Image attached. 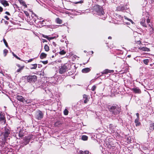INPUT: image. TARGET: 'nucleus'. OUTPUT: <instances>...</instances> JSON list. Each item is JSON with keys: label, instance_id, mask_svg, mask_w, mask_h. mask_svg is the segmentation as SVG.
<instances>
[{"label": "nucleus", "instance_id": "obj_1", "mask_svg": "<svg viewBox=\"0 0 154 154\" xmlns=\"http://www.w3.org/2000/svg\"><path fill=\"white\" fill-rule=\"evenodd\" d=\"M108 109L112 115L115 116L119 114L121 110V107L117 104H113L112 106H109Z\"/></svg>", "mask_w": 154, "mask_h": 154}, {"label": "nucleus", "instance_id": "obj_2", "mask_svg": "<svg viewBox=\"0 0 154 154\" xmlns=\"http://www.w3.org/2000/svg\"><path fill=\"white\" fill-rule=\"evenodd\" d=\"M94 8L97 14L100 16V18L104 20L106 18V16L104 15V12L102 7L98 5H96Z\"/></svg>", "mask_w": 154, "mask_h": 154}, {"label": "nucleus", "instance_id": "obj_3", "mask_svg": "<svg viewBox=\"0 0 154 154\" xmlns=\"http://www.w3.org/2000/svg\"><path fill=\"white\" fill-rule=\"evenodd\" d=\"M32 137L33 136L31 135L25 137L21 143L20 146L24 147L28 144Z\"/></svg>", "mask_w": 154, "mask_h": 154}, {"label": "nucleus", "instance_id": "obj_4", "mask_svg": "<svg viewBox=\"0 0 154 154\" xmlns=\"http://www.w3.org/2000/svg\"><path fill=\"white\" fill-rule=\"evenodd\" d=\"M27 81L30 83H34L37 80V77L35 75H29L26 76Z\"/></svg>", "mask_w": 154, "mask_h": 154}, {"label": "nucleus", "instance_id": "obj_5", "mask_svg": "<svg viewBox=\"0 0 154 154\" xmlns=\"http://www.w3.org/2000/svg\"><path fill=\"white\" fill-rule=\"evenodd\" d=\"M146 23L148 25V26L150 27L149 29V35H151L153 34L154 32V29L152 26V25L150 23V20L149 18L146 20Z\"/></svg>", "mask_w": 154, "mask_h": 154}, {"label": "nucleus", "instance_id": "obj_6", "mask_svg": "<svg viewBox=\"0 0 154 154\" xmlns=\"http://www.w3.org/2000/svg\"><path fill=\"white\" fill-rule=\"evenodd\" d=\"M43 114L40 110L37 111L35 114V117L38 120H41L43 118Z\"/></svg>", "mask_w": 154, "mask_h": 154}, {"label": "nucleus", "instance_id": "obj_7", "mask_svg": "<svg viewBox=\"0 0 154 154\" xmlns=\"http://www.w3.org/2000/svg\"><path fill=\"white\" fill-rule=\"evenodd\" d=\"M67 71V68L66 66L64 65L60 66L59 69V73L60 74H63Z\"/></svg>", "mask_w": 154, "mask_h": 154}, {"label": "nucleus", "instance_id": "obj_8", "mask_svg": "<svg viewBox=\"0 0 154 154\" xmlns=\"http://www.w3.org/2000/svg\"><path fill=\"white\" fill-rule=\"evenodd\" d=\"M0 122L2 124H5V119L3 115L0 113Z\"/></svg>", "mask_w": 154, "mask_h": 154}, {"label": "nucleus", "instance_id": "obj_9", "mask_svg": "<svg viewBox=\"0 0 154 154\" xmlns=\"http://www.w3.org/2000/svg\"><path fill=\"white\" fill-rule=\"evenodd\" d=\"M83 99H84V103H87L90 99L89 96L85 94L83 95Z\"/></svg>", "mask_w": 154, "mask_h": 154}, {"label": "nucleus", "instance_id": "obj_10", "mask_svg": "<svg viewBox=\"0 0 154 154\" xmlns=\"http://www.w3.org/2000/svg\"><path fill=\"white\" fill-rule=\"evenodd\" d=\"M131 90L135 93L140 94L141 93L140 90L138 87L134 88L131 89Z\"/></svg>", "mask_w": 154, "mask_h": 154}, {"label": "nucleus", "instance_id": "obj_11", "mask_svg": "<svg viewBox=\"0 0 154 154\" xmlns=\"http://www.w3.org/2000/svg\"><path fill=\"white\" fill-rule=\"evenodd\" d=\"M10 133V131L8 129L5 128V132L4 134V138H5L6 139L7 137H8Z\"/></svg>", "mask_w": 154, "mask_h": 154}, {"label": "nucleus", "instance_id": "obj_12", "mask_svg": "<svg viewBox=\"0 0 154 154\" xmlns=\"http://www.w3.org/2000/svg\"><path fill=\"white\" fill-rule=\"evenodd\" d=\"M140 24L143 26L146 27L147 25L146 23V19L144 18H142L140 20Z\"/></svg>", "mask_w": 154, "mask_h": 154}, {"label": "nucleus", "instance_id": "obj_13", "mask_svg": "<svg viewBox=\"0 0 154 154\" xmlns=\"http://www.w3.org/2000/svg\"><path fill=\"white\" fill-rule=\"evenodd\" d=\"M5 139V138H0V145L2 147L4 146L5 141H6Z\"/></svg>", "mask_w": 154, "mask_h": 154}, {"label": "nucleus", "instance_id": "obj_14", "mask_svg": "<svg viewBox=\"0 0 154 154\" xmlns=\"http://www.w3.org/2000/svg\"><path fill=\"white\" fill-rule=\"evenodd\" d=\"M0 3L3 5L4 7L9 6V4L8 3L7 1L5 0H0Z\"/></svg>", "mask_w": 154, "mask_h": 154}, {"label": "nucleus", "instance_id": "obj_15", "mask_svg": "<svg viewBox=\"0 0 154 154\" xmlns=\"http://www.w3.org/2000/svg\"><path fill=\"white\" fill-rule=\"evenodd\" d=\"M114 72L113 70H110L108 69L104 70L102 72V74H107L108 73H112Z\"/></svg>", "mask_w": 154, "mask_h": 154}, {"label": "nucleus", "instance_id": "obj_16", "mask_svg": "<svg viewBox=\"0 0 154 154\" xmlns=\"http://www.w3.org/2000/svg\"><path fill=\"white\" fill-rule=\"evenodd\" d=\"M17 66L19 68L18 69L16 72H21L24 67V66H20L19 64H17Z\"/></svg>", "mask_w": 154, "mask_h": 154}, {"label": "nucleus", "instance_id": "obj_17", "mask_svg": "<svg viewBox=\"0 0 154 154\" xmlns=\"http://www.w3.org/2000/svg\"><path fill=\"white\" fill-rule=\"evenodd\" d=\"M91 69L89 68H86L82 70V72L83 73H87L91 71Z\"/></svg>", "mask_w": 154, "mask_h": 154}, {"label": "nucleus", "instance_id": "obj_18", "mask_svg": "<svg viewBox=\"0 0 154 154\" xmlns=\"http://www.w3.org/2000/svg\"><path fill=\"white\" fill-rule=\"evenodd\" d=\"M139 49L140 50L144 51H150L149 49L146 47H140L139 48Z\"/></svg>", "mask_w": 154, "mask_h": 154}, {"label": "nucleus", "instance_id": "obj_19", "mask_svg": "<svg viewBox=\"0 0 154 154\" xmlns=\"http://www.w3.org/2000/svg\"><path fill=\"white\" fill-rule=\"evenodd\" d=\"M17 98L18 100L20 102H23L24 99L22 96L17 95Z\"/></svg>", "mask_w": 154, "mask_h": 154}, {"label": "nucleus", "instance_id": "obj_20", "mask_svg": "<svg viewBox=\"0 0 154 154\" xmlns=\"http://www.w3.org/2000/svg\"><path fill=\"white\" fill-rule=\"evenodd\" d=\"M135 123L136 126H139L141 124L139 121V119H136L134 121Z\"/></svg>", "mask_w": 154, "mask_h": 154}, {"label": "nucleus", "instance_id": "obj_21", "mask_svg": "<svg viewBox=\"0 0 154 154\" xmlns=\"http://www.w3.org/2000/svg\"><path fill=\"white\" fill-rule=\"evenodd\" d=\"M47 54L44 53H42L40 55V57L41 59H43L45 58L47 56Z\"/></svg>", "mask_w": 154, "mask_h": 154}, {"label": "nucleus", "instance_id": "obj_22", "mask_svg": "<svg viewBox=\"0 0 154 154\" xmlns=\"http://www.w3.org/2000/svg\"><path fill=\"white\" fill-rule=\"evenodd\" d=\"M118 10L119 11H122L126 9L125 8L124 6H119L117 8Z\"/></svg>", "mask_w": 154, "mask_h": 154}, {"label": "nucleus", "instance_id": "obj_23", "mask_svg": "<svg viewBox=\"0 0 154 154\" xmlns=\"http://www.w3.org/2000/svg\"><path fill=\"white\" fill-rule=\"evenodd\" d=\"M56 21L57 23L61 24L62 23V20L60 19L59 18H57L56 19Z\"/></svg>", "mask_w": 154, "mask_h": 154}, {"label": "nucleus", "instance_id": "obj_24", "mask_svg": "<svg viewBox=\"0 0 154 154\" xmlns=\"http://www.w3.org/2000/svg\"><path fill=\"white\" fill-rule=\"evenodd\" d=\"M42 37L44 38L47 39L49 40H50L51 39H52L54 38V37H49L48 36L44 35H42Z\"/></svg>", "mask_w": 154, "mask_h": 154}, {"label": "nucleus", "instance_id": "obj_25", "mask_svg": "<svg viewBox=\"0 0 154 154\" xmlns=\"http://www.w3.org/2000/svg\"><path fill=\"white\" fill-rule=\"evenodd\" d=\"M154 123H152L150 124L149 129L151 130V131H152L154 130Z\"/></svg>", "mask_w": 154, "mask_h": 154}, {"label": "nucleus", "instance_id": "obj_26", "mask_svg": "<svg viewBox=\"0 0 154 154\" xmlns=\"http://www.w3.org/2000/svg\"><path fill=\"white\" fill-rule=\"evenodd\" d=\"M89 153V151H83L80 150L79 151V154H88Z\"/></svg>", "mask_w": 154, "mask_h": 154}, {"label": "nucleus", "instance_id": "obj_27", "mask_svg": "<svg viewBox=\"0 0 154 154\" xmlns=\"http://www.w3.org/2000/svg\"><path fill=\"white\" fill-rule=\"evenodd\" d=\"M88 137L86 135H83L82 137V139L83 140H87Z\"/></svg>", "mask_w": 154, "mask_h": 154}, {"label": "nucleus", "instance_id": "obj_28", "mask_svg": "<svg viewBox=\"0 0 154 154\" xmlns=\"http://www.w3.org/2000/svg\"><path fill=\"white\" fill-rule=\"evenodd\" d=\"M32 66H33V67L30 68L31 69H36L37 66V64H32Z\"/></svg>", "mask_w": 154, "mask_h": 154}, {"label": "nucleus", "instance_id": "obj_29", "mask_svg": "<svg viewBox=\"0 0 154 154\" xmlns=\"http://www.w3.org/2000/svg\"><path fill=\"white\" fill-rule=\"evenodd\" d=\"M45 50L46 51H48L49 50V47L47 45H45L44 47Z\"/></svg>", "mask_w": 154, "mask_h": 154}, {"label": "nucleus", "instance_id": "obj_30", "mask_svg": "<svg viewBox=\"0 0 154 154\" xmlns=\"http://www.w3.org/2000/svg\"><path fill=\"white\" fill-rule=\"evenodd\" d=\"M143 63L146 65H147L149 62V60L148 59H144L143 61Z\"/></svg>", "mask_w": 154, "mask_h": 154}, {"label": "nucleus", "instance_id": "obj_31", "mask_svg": "<svg viewBox=\"0 0 154 154\" xmlns=\"http://www.w3.org/2000/svg\"><path fill=\"white\" fill-rule=\"evenodd\" d=\"M12 53L13 56L14 57H15V58H16L17 59L22 61V60H21V59L20 57H18L13 52H12Z\"/></svg>", "mask_w": 154, "mask_h": 154}, {"label": "nucleus", "instance_id": "obj_32", "mask_svg": "<svg viewBox=\"0 0 154 154\" xmlns=\"http://www.w3.org/2000/svg\"><path fill=\"white\" fill-rule=\"evenodd\" d=\"M8 52V51L6 49H5L4 50L3 53H4V54L5 56L7 54Z\"/></svg>", "mask_w": 154, "mask_h": 154}, {"label": "nucleus", "instance_id": "obj_33", "mask_svg": "<svg viewBox=\"0 0 154 154\" xmlns=\"http://www.w3.org/2000/svg\"><path fill=\"white\" fill-rule=\"evenodd\" d=\"M63 113L64 115H67L68 114V110L66 109H65L63 111Z\"/></svg>", "mask_w": 154, "mask_h": 154}, {"label": "nucleus", "instance_id": "obj_34", "mask_svg": "<svg viewBox=\"0 0 154 154\" xmlns=\"http://www.w3.org/2000/svg\"><path fill=\"white\" fill-rule=\"evenodd\" d=\"M3 40L4 42L5 43V46L7 47L8 48V43L7 42H6V40H5V38H4L3 39Z\"/></svg>", "mask_w": 154, "mask_h": 154}, {"label": "nucleus", "instance_id": "obj_35", "mask_svg": "<svg viewBox=\"0 0 154 154\" xmlns=\"http://www.w3.org/2000/svg\"><path fill=\"white\" fill-rule=\"evenodd\" d=\"M66 52L63 50L60 52L59 53L61 55L64 54H66Z\"/></svg>", "mask_w": 154, "mask_h": 154}, {"label": "nucleus", "instance_id": "obj_36", "mask_svg": "<svg viewBox=\"0 0 154 154\" xmlns=\"http://www.w3.org/2000/svg\"><path fill=\"white\" fill-rule=\"evenodd\" d=\"M96 86H95V85H94L91 88V90L93 91H94L95 90V89H96Z\"/></svg>", "mask_w": 154, "mask_h": 154}, {"label": "nucleus", "instance_id": "obj_37", "mask_svg": "<svg viewBox=\"0 0 154 154\" xmlns=\"http://www.w3.org/2000/svg\"><path fill=\"white\" fill-rule=\"evenodd\" d=\"M19 137H23L24 136V135L22 133H21V131H20L19 132Z\"/></svg>", "mask_w": 154, "mask_h": 154}, {"label": "nucleus", "instance_id": "obj_38", "mask_svg": "<svg viewBox=\"0 0 154 154\" xmlns=\"http://www.w3.org/2000/svg\"><path fill=\"white\" fill-rule=\"evenodd\" d=\"M24 14L26 15L27 17H28L29 16V14L28 11H24Z\"/></svg>", "mask_w": 154, "mask_h": 154}, {"label": "nucleus", "instance_id": "obj_39", "mask_svg": "<svg viewBox=\"0 0 154 154\" xmlns=\"http://www.w3.org/2000/svg\"><path fill=\"white\" fill-rule=\"evenodd\" d=\"M34 58L33 59H30L29 60H26V63L30 62L31 61H32L33 60H34Z\"/></svg>", "mask_w": 154, "mask_h": 154}, {"label": "nucleus", "instance_id": "obj_40", "mask_svg": "<svg viewBox=\"0 0 154 154\" xmlns=\"http://www.w3.org/2000/svg\"><path fill=\"white\" fill-rule=\"evenodd\" d=\"M41 62L44 64H47L48 62V60H46V61H42Z\"/></svg>", "mask_w": 154, "mask_h": 154}, {"label": "nucleus", "instance_id": "obj_41", "mask_svg": "<svg viewBox=\"0 0 154 154\" xmlns=\"http://www.w3.org/2000/svg\"><path fill=\"white\" fill-rule=\"evenodd\" d=\"M83 1H80L74 2L75 4H77L78 3H83Z\"/></svg>", "mask_w": 154, "mask_h": 154}, {"label": "nucleus", "instance_id": "obj_42", "mask_svg": "<svg viewBox=\"0 0 154 154\" xmlns=\"http://www.w3.org/2000/svg\"><path fill=\"white\" fill-rule=\"evenodd\" d=\"M136 116H137V119H139V114L138 113H137L136 114Z\"/></svg>", "mask_w": 154, "mask_h": 154}, {"label": "nucleus", "instance_id": "obj_43", "mask_svg": "<svg viewBox=\"0 0 154 154\" xmlns=\"http://www.w3.org/2000/svg\"><path fill=\"white\" fill-rule=\"evenodd\" d=\"M5 19H6L7 20H9V18L7 16H5Z\"/></svg>", "mask_w": 154, "mask_h": 154}, {"label": "nucleus", "instance_id": "obj_44", "mask_svg": "<svg viewBox=\"0 0 154 154\" xmlns=\"http://www.w3.org/2000/svg\"><path fill=\"white\" fill-rule=\"evenodd\" d=\"M3 11V8H2L1 6H0V12H2Z\"/></svg>", "mask_w": 154, "mask_h": 154}, {"label": "nucleus", "instance_id": "obj_45", "mask_svg": "<svg viewBox=\"0 0 154 154\" xmlns=\"http://www.w3.org/2000/svg\"><path fill=\"white\" fill-rule=\"evenodd\" d=\"M5 14H7V15H10V14L9 13V12H7V11H6L5 12Z\"/></svg>", "mask_w": 154, "mask_h": 154}, {"label": "nucleus", "instance_id": "obj_46", "mask_svg": "<svg viewBox=\"0 0 154 154\" xmlns=\"http://www.w3.org/2000/svg\"><path fill=\"white\" fill-rule=\"evenodd\" d=\"M112 124H110L109 125V127L110 128H112Z\"/></svg>", "mask_w": 154, "mask_h": 154}, {"label": "nucleus", "instance_id": "obj_47", "mask_svg": "<svg viewBox=\"0 0 154 154\" xmlns=\"http://www.w3.org/2000/svg\"><path fill=\"white\" fill-rule=\"evenodd\" d=\"M52 45H54V46H56V44L55 42H53L52 43Z\"/></svg>", "mask_w": 154, "mask_h": 154}, {"label": "nucleus", "instance_id": "obj_48", "mask_svg": "<svg viewBox=\"0 0 154 154\" xmlns=\"http://www.w3.org/2000/svg\"><path fill=\"white\" fill-rule=\"evenodd\" d=\"M43 42H47V40H45V39H43Z\"/></svg>", "mask_w": 154, "mask_h": 154}, {"label": "nucleus", "instance_id": "obj_49", "mask_svg": "<svg viewBox=\"0 0 154 154\" xmlns=\"http://www.w3.org/2000/svg\"><path fill=\"white\" fill-rule=\"evenodd\" d=\"M129 21H130V22H131L132 23H133V21H132V20H131V19H129Z\"/></svg>", "mask_w": 154, "mask_h": 154}, {"label": "nucleus", "instance_id": "obj_50", "mask_svg": "<svg viewBox=\"0 0 154 154\" xmlns=\"http://www.w3.org/2000/svg\"><path fill=\"white\" fill-rule=\"evenodd\" d=\"M108 38L109 39H112V37H111V36H109Z\"/></svg>", "mask_w": 154, "mask_h": 154}, {"label": "nucleus", "instance_id": "obj_51", "mask_svg": "<svg viewBox=\"0 0 154 154\" xmlns=\"http://www.w3.org/2000/svg\"><path fill=\"white\" fill-rule=\"evenodd\" d=\"M154 65V63H153L152 64H150V66H151L152 65Z\"/></svg>", "mask_w": 154, "mask_h": 154}, {"label": "nucleus", "instance_id": "obj_52", "mask_svg": "<svg viewBox=\"0 0 154 154\" xmlns=\"http://www.w3.org/2000/svg\"><path fill=\"white\" fill-rule=\"evenodd\" d=\"M68 10H69V11H73V10L72 9H68Z\"/></svg>", "mask_w": 154, "mask_h": 154}, {"label": "nucleus", "instance_id": "obj_53", "mask_svg": "<svg viewBox=\"0 0 154 154\" xmlns=\"http://www.w3.org/2000/svg\"><path fill=\"white\" fill-rule=\"evenodd\" d=\"M34 14L35 17H37V15L35 14Z\"/></svg>", "mask_w": 154, "mask_h": 154}, {"label": "nucleus", "instance_id": "obj_54", "mask_svg": "<svg viewBox=\"0 0 154 154\" xmlns=\"http://www.w3.org/2000/svg\"><path fill=\"white\" fill-rule=\"evenodd\" d=\"M55 51H55V50H53V52H54V53Z\"/></svg>", "mask_w": 154, "mask_h": 154}, {"label": "nucleus", "instance_id": "obj_55", "mask_svg": "<svg viewBox=\"0 0 154 154\" xmlns=\"http://www.w3.org/2000/svg\"><path fill=\"white\" fill-rule=\"evenodd\" d=\"M38 66H38V67H40V66H41V65H38Z\"/></svg>", "mask_w": 154, "mask_h": 154}, {"label": "nucleus", "instance_id": "obj_56", "mask_svg": "<svg viewBox=\"0 0 154 154\" xmlns=\"http://www.w3.org/2000/svg\"><path fill=\"white\" fill-rule=\"evenodd\" d=\"M54 57V55H53V56H52V58H53V57Z\"/></svg>", "mask_w": 154, "mask_h": 154}, {"label": "nucleus", "instance_id": "obj_57", "mask_svg": "<svg viewBox=\"0 0 154 154\" xmlns=\"http://www.w3.org/2000/svg\"><path fill=\"white\" fill-rule=\"evenodd\" d=\"M22 2L23 3L25 4V3L23 1H22Z\"/></svg>", "mask_w": 154, "mask_h": 154}, {"label": "nucleus", "instance_id": "obj_58", "mask_svg": "<svg viewBox=\"0 0 154 154\" xmlns=\"http://www.w3.org/2000/svg\"><path fill=\"white\" fill-rule=\"evenodd\" d=\"M44 21V20H43L42 21V22H43Z\"/></svg>", "mask_w": 154, "mask_h": 154}, {"label": "nucleus", "instance_id": "obj_59", "mask_svg": "<svg viewBox=\"0 0 154 154\" xmlns=\"http://www.w3.org/2000/svg\"><path fill=\"white\" fill-rule=\"evenodd\" d=\"M130 56H130V55H128V57H130Z\"/></svg>", "mask_w": 154, "mask_h": 154}, {"label": "nucleus", "instance_id": "obj_60", "mask_svg": "<svg viewBox=\"0 0 154 154\" xmlns=\"http://www.w3.org/2000/svg\"><path fill=\"white\" fill-rule=\"evenodd\" d=\"M112 148H113L112 147H111V148H110V149H112Z\"/></svg>", "mask_w": 154, "mask_h": 154}, {"label": "nucleus", "instance_id": "obj_61", "mask_svg": "<svg viewBox=\"0 0 154 154\" xmlns=\"http://www.w3.org/2000/svg\"><path fill=\"white\" fill-rule=\"evenodd\" d=\"M92 53H93V51H92Z\"/></svg>", "mask_w": 154, "mask_h": 154}, {"label": "nucleus", "instance_id": "obj_62", "mask_svg": "<svg viewBox=\"0 0 154 154\" xmlns=\"http://www.w3.org/2000/svg\"><path fill=\"white\" fill-rule=\"evenodd\" d=\"M26 102L27 103V101H26ZM29 103V102H27V103Z\"/></svg>", "mask_w": 154, "mask_h": 154}, {"label": "nucleus", "instance_id": "obj_63", "mask_svg": "<svg viewBox=\"0 0 154 154\" xmlns=\"http://www.w3.org/2000/svg\"><path fill=\"white\" fill-rule=\"evenodd\" d=\"M57 124V123H56L55 124L56 125Z\"/></svg>", "mask_w": 154, "mask_h": 154}, {"label": "nucleus", "instance_id": "obj_64", "mask_svg": "<svg viewBox=\"0 0 154 154\" xmlns=\"http://www.w3.org/2000/svg\"><path fill=\"white\" fill-rule=\"evenodd\" d=\"M36 20L35 21V22Z\"/></svg>", "mask_w": 154, "mask_h": 154}]
</instances>
